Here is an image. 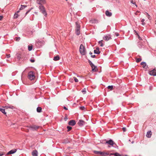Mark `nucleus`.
Instances as JSON below:
<instances>
[{
    "label": "nucleus",
    "mask_w": 156,
    "mask_h": 156,
    "mask_svg": "<svg viewBox=\"0 0 156 156\" xmlns=\"http://www.w3.org/2000/svg\"><path fill=\"white\" fill-rule=\"evenodd\" d=\"M38 8L41 13L43 14L45 16H47V14L45 9L44 6L42 5H40Z\"/></svg>",
    "instance_id": "1"
},
{
    "label": "nucleus",
    "mask_w": 156,
    "mask_h": 156,
    "mask_svg": "<svg viewBox=\"0 0 156 156\" xmlns=\"http://www.w3.org/2000/svg\"><path fill=\"white\" fill-rule=\"evenodd\" d=\"M28 77L31 80H34L35 78L34 73L33 71H30L28 73Z\"/></svg>",
    "instance_id": "2"
},
{
    "label": "nucleus",
    "mask_w": 156,
    "mask_h": 156,
    "mask_svg": "<svg viewBox=\"0 0 156 156\" xmlns=\"http://www.w3.org/2000/svg\"><path fill=\"white\" fill-rule=\"evenodd\" d=\"M80 52L81 54L84 55L86 54V50L84 46L81 44L80 48Z\"/></svg>",
    "instance_id": "3"
},
{
    "label": "nucleus",
    "mask_w": 156,
    "mask_h": 156,
    "mask_svg": "<svg viewBox=\"0 0 156 156\" xmlns=\"http://www.w3.org/2000/svg\"><path fill=\"white\" fill-rule=\"evenodd\" d=\"M149 74L151 76H156V69H154L150 71L149 72Z\"/></svg>",
    "instance_id": "4"
},
{
    "label": "nucleus",
    "mask_w": 156,
    "mask_h": 156,
    "mask_svg": "<svg viewBox=\"0 0 156 156\" xmlns=\"http://www.w3.org/2000/svg\"><path fill=\"white\" fill-rule=\"evenodd\" d=\"M37 3L40 5L45 4L46 3L45 0H37Z\"/></svg>",
    "instance_id": "5"
},
{
    "label": "nucleus",
    "mask_w": 156,
    "mask_h": 156,
    "mask_svg": "<svg viewBox=\"0 0 156 156\" xmlns=\"http://www.w3.org/2000/svg\"><path fill=\"white\" fill-rule=\"evenodd\" d=\"M105 144H108L112 146H113L114 144H115L112 140H109L107 141L106 142Z\"/></svg>",
    "instance_id": "6"
},
{
    "label": "nucleus",
    "mask_w": 156,
    "mask_h": 156,
    "mask_svg": "<svg viewBox=\"0 0 156 156\" xmlns=\"http://www.w3.org/2000/svg\"><path fill=\"white\" fill-rule=\"evenodd\" d=\"M112 39L110 35H106L103 38V39L107 41L110 39Z\"/></svg>",
    "instance_id": "7"
},
{
    "label": "nucleus",
    "mask_w": 156,
    "mask_h": 156,
    "mask_svg": "<svg viewBox=\"0 0 156 156\" xmlns=\"http://www.w3.org/2000/svg\"><path fill=\"white\" fill-rule=\"evenodd\" d=\"M90 22L92 24H95L98 23V21L95 19H92L90 20Z\"/></svg>",
    "instance_id": "8"
},
{
    "label": "nucleus",
    "mask_w": 156,
    "mask_h": 156,
    "mask_svg": "<svg viewBox=\"0 0 156 156\" xmlns=\"http://www.w3.org/2000/svg\"><path fill=\"white\" fill-rule=\"evenodd\" d=\"M76 124V122L74 120H72L69 122V124L70 125L73 126Z\"/></svg>",
    "instance_id": "9"
},
{
    "label": "nucleus",
    "mask_w": 156,
    "mask_h": 156,
    "mask_svg": "<svg viewBox=\"0 0 156 156\" xmlns=\"http://www.w3.org/2000/svg\"><path fill=\"white\" fill-rule=\"evenodd\" d=\"M152 135V132L151 131H148L147 132L146 136L148 138H150Z\"/></svg>",
    "instance_id": "10"
},
{
    "label": "nucleus",
    "mask_w": 156,
    "mask_h": 156,
    "mask_svg": "<svg viewBox=\"0 0 156 156\" xmlns=\"http://www.w3.org/2000/svg\"><path fill=\"white\" fill-rule=\"evenodd\" d=\"M16 151V149H12L10 151H9L7 154L9 155L11 154H13Z\"/></svg>",
    "instance_id": "11"
},
{
    "label": "nucleus",
    "mask_w": 156,
    "mask_h": 156,
    "mask_svg": "<svg viewBox=\"0 0 156 156\" xmlns=\"http://www.w3.org/2000/svg\"><path fill=\"white\" fill-rule=\"evenodd\" d=\"M39 128V126L34 125L30 126V128L32 130H36Z\"/></svg>",
    "instance_id": "12"
},
{
    "label": "nucleus",
    "mask_w": 156,
    "mask_h": 156,
    "mask_svg": "<svg viewBox=\"0 0 156 156\" xmlns=\"http://www.w3.org/2000/svg\"><path fill=\"white\" fill-rule=\"evenodd\" d=\"M85 123V122L82 120H80L79 122L78 123V124L80 126H82L83 125V124H84Z\"/></svg>",
    "instance_id": "13"
},
{
    "label": "nucleus",
    "mask_w": 156,
    "mask_h": 156,
    "mask_svg": "<svg viewBox=\"0 0 156 156\" xmlns=\"http://www.w3.org/2000/svg\"><path fill=\"white\" fill-rule=\"evenodd\" d=\"M92 67V71L94 72H96L97 70V67L94 65L91 66Z\"/></svg>",
    "instance_id": "14"
},
{
    "label": "nucleus",
    "mask_w": 156,
    "mask_h": 156,
    "mask_svg": "<svg viewBox=\"0 0 156 156\" xmlns=\"http://www.w3.org/2000/svg\"><path fill=\"white\" fill-rule=\"evenodd\" d=\"M105 14L106 16L110 17L112 15V13L107 10L105 12Z\"/></svg>",
    "instance_id": "15"
},
{
    "label": "nucleus",
    "mask_w": 156,
    "mask_h": 156,
    "mask_svg": "<svg viewBox=\"0 0 156 156\" xmlns=\"http://www.w3.org/2000/svg\"><path fill=\"white\" fill-rule=\"evenodd\" d=\"M22 53L21 52H18L16 54V56L17 57V58L19 60L21 58V56Z\"/></svg>",
    "instance_id": "16"
},
{
    "label": "nucleus",
    "mask_w": 156,
    "mask_h": 156,
    "mask_svg": "<svg viewBox=\"0 0 156 156\" xmlns=\"http://www.w3.org/2000/svg\"><path fill=\"white\" fill-rule=\"evenodd\" d=\"M37 151L36 150H34L32 152L33 156H37Z\"/></svg>",
    "instance_id": "17"
},
{
    "label": "nucleus",
    "mask_w": 156,
    "mask_h": 156,
    "mask_svg": "<svg viewBox=\"0 0 156 156\" xmlns=\"http://www.w3.org/2000/svg\"><path fill=\"white\" fill-rule=\"evenodd\" d=\"M99 48L98 47H97L96 50H94V51L95 53L99 54L100 53V51H99Z\"/></svg>",
    "instance_id": "18"
},
{
    "label": "nucleus",
    "mask_w": 156,
    "mask_h": 156,
    "mask_svg": "<svg viewBox=\"0 0 156 156\" xmlns=\"http://www.w3.org/2000/svg\"><path fill=\"white\" fill-rule=\"evenodd\" d=\"M100 154L102 155V156H105L106 155H109V153L107 152H101Z\"/></svg>",
    "instance_id": "19"
},
{
    "label": "nucleus",
    "mask_w": 156,
    "mask_h": 156,
    "mask_svg": "<svg viewBox=\"0 0 156 156\" xmlns=\"http://www.w3.org/2000/svg\"><path fill=\"white\" fill-rule=\"evenodd\" d=\"M3 107V108H5V109H6L8 108H11V109H12L14 108V107L13 106H5V107Z\"/></svg>",
    "instance_id": "20"
},
{
    "label": "nucleus",
    "mask_w": 156,
    "mask_h": 156,
    "mask_svg": "<svg viewBox=\"0 0 156 156\" xmlns=\"http://www.w3.org/2000/svg\"><path fill=\"white\" fill-rule=\"evenodd\" d=\"M59 59H60L59 57V55H58L56 56H55L54 57V58L53 59V60L54 61H56L59 60Z\"/></svg>",
    "instance_id": "21"
},
{
    "label": "nucleus",
    "mask_w": 156,
    "mask_h": 156,
    "mask_svg": "<svg viewBox=\"0 0 156 156\" xmlns=\"http://www.w3.org/2000/svg\"><path fill=\"white\" fill-rule=\"evenodd\" d=\"M20 12V11H18L15 14L13 17L14 19L17 18L18 17V13Z\"/></svg>",
    "instance_id": "22"
},
{
    "label": "nucleus",
    "mask_w": 156,
    "mask_h": 156,
    "mask_svg": "<svg viewBox=\"0 0 156 156\" xmlns=\"http://www.w3.org/2000/svg\"><path fill=\"white\" fill-rule=\"evenodd\" d=\"M5 108L4 109H3L2 108H0V111L2 113H4V114L6 115V113L5 112Z\"/></svg>",
    "instance_id": "23"
},
{
    "label": "nucleus",
    "mask_w": 156,
    "mask_h": 156,
    "mask_svg": "<svg viewBox=\"0 0 156 156\" xmlns=\"http://www.w3.org/2000/svg\"><path fill=\"white\" fill-rule=\"evenodd\" d=\"M27 7V5H21V7L20 9L19 10V11H20V10H23V9H24V8H26Z\"/></svg>",
    "instance_id": "24"
},
{
    "label": "nucleus",
    "mask_w": 156,
    "mask_h": 156,
    "mask_svg": "<svg viewBox=\"0 0 156 156\" xmlns=\"http://www.w3.org/2000/svg\"><path fill=\"white\" fill-rule=\"evenodd\" d=\"M110 155H114L115 156H121V155L118 153H116L114 154V153H111L110 154Z\"/></svg>",
    "instance_id": "25"
},
{
    "label": "nucleus",
    "mask_w": 156,
    "mask_h": 156,
    "mask_svg": "<svg viewBox=\"0 0 156 156\" xmlns=\"http://www.w3.org/2000/svg\"><path fill=\"white\" fill-rule=\"evenodd\" d=\"M140 64L144 68H145L146 66V63L145 62H142Z\"/></svg>",
    "instance_id": "26"
},
{
    "label": "nucleus",
    "mask_w": 156,
    "mask_h": 156,
    "mask_svg": "<svg viewBox=\"0 0 156 156\" xmlns=\"http://www.w3.org/2000/svg\"><path fill=\"white\" fill-rule=\"evenodd\" d=\"M103 40H101V41H99L98 43L99 44H100V45L101 47H103Z\"/></svg>",
    "instance_id": "27"
},
{
    "label": "nucleus",
    "mask_w": 156,
    "mask_h": 156,
    "mask_svg": "<svg viewBox=\"0 0 156 156\" xmlns=\"http://www.w3.org/2000/svg\"><path fill=\"white\" fill-rule=\"evenodd\" d=\"M42 108L40 107H38L37 108V112H41Z\"/></svg>",
    "instance_id": "28"
},
{
    "label": "nucleus",
    "mask_w": 156,
    "mask_h": 156,
    "mask_svg": "<svg viewBox=\"0 0 156 156\" xmlns=\"http://www.w3.org/2000/svg\"><path fill=\"white\" fill-rule=\"evenodd\" d=\"M142 60V59L141 58H136V62H140Z\"/></svg>",
    "instance_id": "29"
},
{
    "label": "nucleus",
    "mask_w": 156,
    "mask_h": 156,
    "mask_svg": "<svg viewBox=\"0 0 156 156\" xmlns=\"http://www.w3.org/2000/svg\"><path fill=\"white\" fill-rule=\"evenodd\" d=\"M113 86H109L108 87V89H109L110 90H112L113 89Z\"/></svg>",
    "instance_id": "30"
},
{
    "label": "nucleus",
    "mask_w": 156,
    "mask_h": 156,
    "mask_svg": "<svg viewBox=\"0 0 156 156\" xmlns=\"http://www.w3.org/2000/svg\"><path fill=\"white\" fill-rule=\"evenodd\" d=\"M67 128L68 129V131H70L72 129V127L70 126H67Z\"/></svg>",
    "instance_id": "31"
},
{
    "label": "nucleus",
    "mask_w": 156,
    "mask_h": 156,
    "mask_svg": "<svg viewBox=\"0 0 156 156\" xmlns=\"http://www.w3.org/2000/svg\"><path fill=\"white\" fill-rule=\"evenodd\" d=\"M94 154H100L101 151H94Z\"/></svg>",
    "instance_id": "32"
},
{
    "label": "nucleus",
    "mask_w": 156,
    "mask_h": 156,
    "mask_svg": "<svg viewBox=\"0 0 156 156\" xmlns=\"http://www.w3.org/2000/svg\"><path fill=\"white\" fill-rule=\"evenodd\" d=\"M76 28H80V26L77 22H76Z\"/></svg>",
    "instance_id": "33"
},
{
    "label": "nucleus",
    "mask_w": 156,
    "mask_h": 156,
    "mask_svg": "<svg viewBox=\"0 0 156 156\" xmlns=\"http://www.w3.org/2000/svg\"><path fill=\"white\" fill-rule=\"evenodd\" d=\"M73 79H74V80L76 82H78L79 81L75 77H73Z\"/></svg>",
    "instance_id": "34"
},
{
    "label": "nucleus",
    "mask_w": 156,
    "mask_h": 156,
    "mask_svg": "<svg viewBox=\"0 0 156 156\" xmlns=\"http://www.w3.org/2000/svg\"><path fill=\"white\" fill-rule=\"evenodd\" d=\"M20 37H16L15 38V40L16 41H18L20 40Z\"/></svg>",
    "instance_id": "35"
},
{
    "label": "nucleus",
    "mask_w": 156,
    "mask_h": 156,
    "mask_svg": "<svg viewBox=\"0 0 156 156\" xmlns=\"http://www.w3.org/2000/svg\"><path fill=\"white\" fill-rule=\"evenodd\" d=\"M28 47L29 51H30L32 49V46H29Z\"/></svg>",
    "instance_id": "36"
},
{
    "label": "nucleus",
    "mask_w": 156,
    "mask_h": 156,
    "mask_svg": "<svg viewBox=\"0 0 156 156\" xmlns=\"http://www.w3.org/2000/svg\"><path fill=\"white\" fill-rule=\"evenodd\" d=\"M82 92L83 93V94H85L86 93V89L84 88L83 89L82 91Z\"/></svg>",
    "instance_id": "37"
},
{
    "label": "nucleus",
    "mask_w": 156,
    "mask_h": 156,
    "mask_svg": "<svg viewBox=\"0 0 156 156\" xmlns=\"http://www.w3.org/2000/svg\"><path fill=\"white\" fill-rule=\"evenodd\" d=\"M80 109L81 110H84L85 108L84 106H81L80 107Z\"/></svg>",
    "instance_id": "38"
},
{
    "label": "nucleus",
    "mask_w": 156,
    "mask_h": 156,
    "mask_svg": "<svg viewBox=\"0 0 156 156\" xmlns=\"http://www.w3.org/2000/svg\"><path fill=\"white\" fill-rule=\"evenodd\" d=\"M68 119V117L67 115H65V118H64V120L66 121Z\"/></svg>",
    "instance_id": "39"
},
{
    "label": "nucleus",
    "mask_w": 156,
    "mask_h": 156,
    "mask_svg": "<svg viewBox=\"0 0 156 156\" xmlns=\"http://www.w3.org/2000/svg\"><path fill=\"white\" fill-rule=\"evenodd\" d=\"M131 3H132L133 4H135L136 6L137 7V6L135 4V2H134L133 1V0H132L131 1Z\"/></svg>",
    "instance_id": "40"
},
{
    "label": "nucleus",
    "mask_w": 156,
    "mask_h": 156,
    "mask_svg": "<svg viewBox=\"0 0 156 156\" xmlns=\"http://www.w3.org/2000/svg\"><path fill=\"white\" fill-rule=\"evenodd\" d=\"M146 14L147 15V18L148 19H149V20L150 19V15L148 14V13L147 12H146Z\"/></svg>",
    "instance_id": "41"
},
{
    "label": "nucleus",
    "mask_w": 156,
    "mask_h": 156,
    "mask_svg": "<svg viewBox=\"0 0 156 156\" xmlns=\"http://www.w3.org/2000/svg\"><path fill=\"white\" fill-rule=\"evenodd\" d=\"M89 64H90V65L91 66L94 65L90 61H89Z\"/></svg>",
    "instance_id": "42"
},
{
    "label": "nucleus",
    "mask_w": 156,
    "mask_h": 156,
    "mask_svg": "<svg viewBox=\"0 0 156 156\" xmlns=\"http://www.w3.org/2000/svg\"><path fill=\"white\" fill-rule=\"evenodd\" d=\"M4 154V152L2 151H0V156H2Z\"/></svg>",
    "instance_id": "43"
},
{
    "label": "nucleus",
    "mask_w": 156,
    "mask_h": 156,
    "mask_svg": "<svg viewBox=\"0 0 156 156\" xmlns=\"http://www.w3.org/2000/svg\"><path fill=\"white\" fill-rule=\"evenodd\" d=\"M76 33L77 35H79L80 34V31H76Z\"/></svg>",
    "instance_id": "44"
},
{
    "label": "nucleus",
    "mask_w": 156,
    "mask_h": 156,
    "mask_svg": "<svg viewBox=\"0 0 156 156\" xmlns=\"http://www.w3.org/2000/svg\"><path fill=\"white\" fill-rule=\"evenodd\" d=\"M30 61L31 62H35V60L34 59H31Z\"/></svg>",
    "instance_id": "45"
},
{
    "label": "nucleus",
    "mask_w": 156,
    "mask_h": 156,
    "mask_svg": "<svg viewBox=\"0 0 156 156\" xmlns=\"http://www.w3.org/2000/svg\"><path fill=\"white\" fill-rule=\"evenodd\" d=\"M6 57H7V58H9L10 57V54H7Z\"/></svg>",
    "instance_id": "46"
},
{
    "label": "nucleus",
    "mask_w": 156,
    "mask_h": 156,
    "mask_svg": "<svg viewBox=\"0 0 156 156\" xmlns=\"http://www.w3.org/2000/svg\"><path fill=\"white\" fill-rule=\"evenodd\" d=\"M122 130L123 132H125L126 131V128L125 127H123L122 128Z\"/></svg>",
    "instance_id": "47"
},
{
    "label": "nucleus",
    "mask_w": 156,
    "mask_h": 156,
    "mask_svg": "<svg viewBox=\"0 0 156 156\" xmlns=\"http://www.w3.org/2000/svg\"><path fill=\"white\" fill-rule=\"evenodd\" d=\"M80 28H76V31H80Z\"/></svg>",
    "instance_id": "48"
},
{
    "label": "nucleus",
    "mask_w": 156,
    "mask_h": 156,
    "mask_svg": "<svg viewBox=\"0 0 156 156\" xmlns=\"http://www.w3.org/2000/svg\"><path fill=\"white\" fill-rule=\"evenodd\" d=\"M115 34L116 36H118L119 35V34L118 33H115Z\"/></svg>",
    "instance_id": "49"
},
{
    "label": "nucleus",
    "mask_w": 156,
    "mask_h": 156,
    "mask_svg": "<svg viewBox=\"0 0 156 156\" xmlns=\"http://www.w3.org/2000/svg\"><path fill=\"white\" fill-rule=\"evenodd\" d=\"M3 18V16H0V20H2Z\"/></svg>",
    "instance_id": "50"
},
{
    "label": "nucleus",
    "mask_w": 156,
    "mask_h": 156,
    "mask_svg": "<svg viewBox=\"0 0 156 156\" xmlns=\"http://www.w3.org/2000/svg\"><path fill=\"white\" fill-rule=\"evenodd\" d=\"M64 108L65 110H68L67 108H66V107H64Z\"/></svg>",
    "instance_id": "51"
},
{
    "label": "nucleus",
    "mask_w": 156,
    "mask_h": 156,
    "mask_svg": "<svg viewBox=\"0 0 156 156\" xmlns=\"http://www.w3.org/2000/svg\"><path fill=\"white\" fill-rule=\"evenodd\" d=\"M145 21V20L144 19H142L141 20V22H143Z\"/></svg>",
    "instance_id": "52"
},
{
    "label": "nucleus",
    "mask_w": 156,
    "mask_h": 156,
    "mask_svg": "<svg viewBox=\"0 0 156 156\" xmlns=\"http://www.w3.org/2000/svg\"><path fill=\"white\" fill-rule=\"evenodd\" d=\"M91 56L92 58H94L95 57V55H91Z\"/></svg>",
    "instance_id": "53"
},
{
    "label": "nucleus",
    "mask_w": 156,
    "mask_h": 156,
    "mask_svg": "<svg viewBox=\"0 0 156 156\" xmlns=\"http://www.w3.org/2000/svg\"><path fill=\"white\" fill-rule=\"evenodd\" d=\"M138 38H139V39L141 40V38L140 37V36L139 35H138Z\"/></svg>",
    "instance_id": "54"
},
{
    "label": "nucleus",
    "mask_w": 156,
    "mask_h": 156,
    "mask_svg": "<svg viewBox=\"0 0 156 156\" xmlns=\"http://www.w3.org/2000/svg\"><path fill=\"white\" fill-rule=\"evenodd\" d=\"M70 81L71 82H73V79H70Z\"/></svg>",
    "instance_id": "55"
},
{
    "label": "nucleus",
    "mask_w": 156,
    "mask_h": 156,
    "mask_svg": "<svg viewBox=\"0 0 156 156\" xmlns=\"http://www.w3.org/2000/svg\"><path fill=\"white\" fill-rule=\"evenodd\" d=\"M145 24V23H144V22H142V24L143 25H144Z\"/></svg>",
    "instance_id": "56"
},
{
    "label": "nucleus",
    "mask_w": 156,
    "mask_h": 156,
    "mask_svg": "<svg viewBox=\"0 0 156 156\" xmlns=\"http://www.w3.org/2000/svg\"><path fill=\"white\" fill-rule=\"evenodd\" d=\"M89 54L90 55H91L92 54V53L91 52H90L89 53Z\"/></svg>",
    "instance_id": "57"
},
{
    "label": "nucleus",
    "mask_w": 156,
    "mask_h": 156,
    "mask_svg": "<svg viewBox=\"0 0 156 156\" xmlns=\"http://www.w3.org/2000/svg\"><path fill=\"white\" fill-rule=\"evenodd\" d=\"M136 12H137V13H139V12H139V11H137Z\"/></svg>",
    "instance_id": "58"
},
{
    "label": "nucleus",
    "mask_w": 156,
    "mask_h": 156,
    "mask_svg": "<svg viewBox=\"0 0 156 156\" xmlns=\"http://www.w3.org/2000/svg\"><path fill=\"white\" fill-rule=\"evenodd\" d=\"M29 12V11L27 12L26 13V14H27Z\"/></svg>",
    "instance_id": "59"
},
{
    "label": "nucleus",
    "mask_w": 156,
    "mask_h": 156,
    "mask_svg": "<svg viewBox=\"0 0 156 156\" xmlns=\"http://www.w3.org/2000/svg\"><path fill=\"white\" fill-rule=\"evenodd\" d=\"M116 2H117L118 1L119 2V0H115Z\"/></svg>",
    "instance_id": "60"
},
{
    "label": "nucleus",
    "mask_w": 156,
    "mask_h": 156,
    "mask_svg": "<svg viewBox=\"0 0 156 156\" xmlns=\"http://www.w3.org/2000/svg\"><path fill=\"white\" fill-rule=\"evenodd\" d=\"M155 24H156V20L155 21Z\"/></svg>",
    "instance_id": "61"
},
{
    "label": "nucleus",
    "mask_w": 156,
    "mask_h": 156,
    "mask_svg": "<svg viewBox=\"0 0 156 156\" xmlns=\"http://www.w3.org/2000/svg\"><path fill=\"white\" fill-rule=\"evenodd\" d=\"M66 1H67V0H66Z\"/></svg>",
    "instance_id": "62"
}]
</instances>
